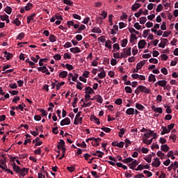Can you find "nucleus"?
Instances as JSON below:
<instances>
[{"instance_id":"1","label":"nucleus","mask_w":178,"mask_h":178,"mask_svg":"<svg viewBox=\"0 0 178 178\" xmlns=\"http://www.w3.org/2000/svg\"><path fill=\"white\" fill-rule=\"evenodd\" d=\"M134 92H135V94H136V95H138V94H140V92H145V94H149V92H151V89H149L143 85H140L135 90Z\"/></svg>"},{"instance_id":"2","label":"nucleus","mask_w":178,"mask_h":178,"mask_svg":"<svg viewBox=\"0 0 178 178\" xmlns=\"http://www.w3.org/2000/svg\"><path fill=\"white\" fill-rule=\"evenodd\" d=\"M81 116V113L79 112L74 118V124H79V123H81V122H83V117H80Z\"/></svg>"},{"instance_id":"3","label":"nucleus","mask_w":178,"mask_h":178,"mask_svg":"<svg viewBox=\"0 0 178 178\" xmlns=\"http://www.w3.org/2000/svg\"><path fill=\"white\" fill-rule=\"evenodd\" d=\"M138 163H139L137 160H134L131 162V163H129L128 166L129 169H131L132 170H136V168L138 166Z\"/></svg>"},{"instance_id":"4","label":"nucleus","mask_w":178,"mask_h":178,"mask_svg":"<svg viewBox=\"0 0 178 178\" xmlns=\"http://www.w3.org/2000/svg\"><path fill=\"white\" fill-rule=\"evenodd\" d=\"M152 166L153 168H159L161 166V161L158 157L154 159V161L152 163Z\"/></svg>"},{"instance_id":"5","label":"nucleus","mask_w":178,"mask_h":178,"mask_svg":"<svg viewBox=\"0 0 178 178\" xmlns=\"http://www.w3.org/2000/svg\"><path fill=\"white\" fill-rule=\"evenodd\" d=\"M147 45V42L145 40H141L138 43V47L139 49H143Z\"/></svg>"},{"instance_id":"6","label":"nucleus","mask_w":178,"mask_h":178,"mask_svg":"<svg viewBox=\"0 0 178 178\" xmlns=\"http://www.w3.org/2000/svg\"><path fill=\"white\" fill-rule=\"evenodd\" d=\"M28 173H29V168H23L22 169H21V170L19 172V175L22 176V177H24V176H26V175H28Z\"/></svg>"},{"instance_id":"7","label":"nucleus","mask_w":178,"mask_h":178,"mask_svg":"<svg viewBox=\"0 0 178 178\" xmlns=\"http://www.w3.org/2000/svg\"><path fill=\"white\" fill-rule=\"evenodd\" d=\"M146 62H147V60H143L139 62L136 65V70H140V69H142L143 66L145 65Z\"/></svg>"},{"instance_id":"8","label":"nucleus","mask_w":178,"mask_h":178,"mask_svg":"<svg viewBox=\"0 0 178 178\" xmlns=\"http://www.w3.org/2000/svg\"><path fill=\"white\" fill-rule=\"evenodd\" d=\"M70 124V118H65L60 122V126H65V125Z\"/></svg>"},{"instance_id":"9","label":"nucleus","mask_w":178,"mask_h":178,"mask_svg":"<svg viewBox=\"0 0 178 178\" xmlns=\"http://www.w3.org/2000/svg\"><path fill=\"white\" fill-rule=\"evenodd\" d=\"M92 155H93V156H98L99 158H102V156H104V155H105V153H104L103 152H101L99 150H97L95 153H92Z\"/></svg>"},{"instance_id":"10","label":"nucleus","mask_w":178,"mask_h":178,"mask_svg":"<svg viewBox=\"0 0 178 178\" xmlns=\"http://www.w3.org/2000/svg\"><path fill=\"white\" fill-rule=\"evenodd\" d=\"M161 149L163 152H169L170 147H169V146H168V145H162L161 146Z\"/></svg>"},{"instance_id":"11","label":"nucleus","mask_w":178,"mask_h":178,"mask_svg":"<svg viewBox=\"0 0 178 178\" xmlns=\"http://www.w3.org/2000/svg\"><path fill=\"white\" fill-rule=\"evenodd\" d=\"M70 51L72 54H80L81 52V50L77 47L71 48Z\"/></svg>"},{"instance_id":"12","label":"nucleus","mask_w":178,"mask_h":178,"mask_svg":"<svg viewBox=\"0 0 178 178\" xmlns=\"http://www.w3.org/2000/svg\"><path fill=\"white\" fill-rule=\"evenodd\" d=\"M139 8H141V4L138 3H135L131 7V10L136 12V10H137V9H139Z\"/></svg>"},{"instance_id":"13","label":"nucleus","mask_w":178,"mask_h":178,"mask_svg":"<svg viewBox=\"0 0 178 178\" xmlns=\"http://www.w3.org/2000/svg\"><path fill=\"white\" fill-rule=\"evenodd\" d=\"M37 16V14L33 13L31 16L27 17V23L28 24H30L31 23V20H34V17Z\"/></svg>"},{"instance_id":"14","label":"nucleus","mask_w":178,"mask_h":178,"mask_svg":"<svg viewBox=\"0 0 178 178\" xmlns=\"http://www.w3.org/2000/svg\"><path fill=\"white\" fill-rule=\"evenodd\" d=\"M13 170H15V172H16L17 173H20V170H22V168H20V167L19 165H16V163H13Z\"/></svg>"},{"instance_id":"15","label":"nucleus","mask_w":178,"mask_h":178,"mask_svg":"<svg viewBox=\"0 0 178 178\" xmlns=\"http://www.w3.org/2000/svg\"><path fill=\"white\" fill-rule=\"evenodd\" d=\"M65 147V140L63 139L60 140V142H58V145H57L58 149H60L61 148Z\"/></svg>"},{"instance_id":"16","label":"nucleus","mask_w":178,"mask_h":178,"mask_svg":"<svg viewBox=\"0 0 178 178\" xmlns=\"http://www.w3.org/2000/svg\"><path fill=\"white\" fill-rule=\"evenodd\" d=\"M58 76L60 77V79H66V77H67V72L62 71L59 73Z\"/></svg>"},{"instance_id":"17","label":"nucleus","mask_w":178,"mask_h":178,"mask_svg":"<svg viewBox=\"0 0 178 178\" xmlns=\"http://www.w3.org/2000/svg\"><path fill=\"white\" fill-rule=\"evenodd\" d=\"M119 31V26L118 25H114L113 29H111V34L115 35Z\"/></svg>"},{"instance_id":"18","label":"nucleus","mask_w":178,"mask_h":178,"mask_svg":"<svg viewBox=\"0 0 178 178\" xmlns=\"http://www.w3.org/2000/svg\"><path fill=\"white\" fill-rule=\"evenodd\" d=\"M38 71L42 72V73H47V72H48V70L47 69L46 66H42V67H38Z\"/></svg>"},{"instance_id":"19","label":"nucleus","mask_w":178,"mask_h":178,"mask_svg":"<svg viewBox=\"0 0 178 178\" xmlns=\"http://www.w3.org/2000/svg\"><path fill=\"white\" fill-rule=\"evenodd\" d=\"M148 80L149 81V83H155V81H156V78L155 77V75L151 74L149 76V78H148Z\"/></svg>"},{"instance_id":"20","label":"nucleus","mask_w":178,"mask_h":178,"mask_svg":"<svg viewBox=\"0 0 178 178\" xmlns=\"http://www.w3.org/2000/svg\"><path fill=\"white\" fill-rule=\"evenodd\" d=\"M162 131L161 132V136H163L164 134H168V133H170L169 129L166 127H162Z\"/></svg>"},{"instance_id":"21","label":"nucleus","mask_w":178,"mask_h":178,"mask_svg":"<svg viewBox=\"0 0 178 178\" xmlns=\"http://www.w3.org/2000/svg\"><path fill=\"white\" fill-rule=\"evenodd\" d=\"M86 94H94V90L91 88V87L88 86L85 88Z\"/></svg>"},{"instance_id":"22","label":"nucleus","mask_w":178,"mask_h":178,"mask_svg":"<svg viewBox=\"0 0 178 178\" xmlns=\"http://www.w3.org/2000/svg\"><path fill=\"white\" fill-rule=\"evenodd\" d=\"M124 133H126V129L124 128H122L120 129V131L118 132V136L120 138H122L123 137V136L124 135Z\"/></svg>"},{"instance_id":"23","label":"nucleus","mask_w":178,"mask_h":178,"mask_svg":"<svg viewBox=\"0 0 178 178\" xmlns=\"http://www.w3.org/2000/svg\"><path fill=\"white\" fill-rule=\"evenodd\" d=\"M125 52L126 56H130L131 55V47H129L127 50L126 49H123Z\"/></svg>"},{"instance_id":"24","label":"nucleus","mask_w":178,"mask_h":178,"mask_svg":"<svg viewBox=\"0 0 178 178\" xmlns=\"http://www.w3.org/2000/svg\"><path fill=\"white\" fill-rule=\"evenodd\" d=\"M143 159L147 162V163H151L152 161V155L149 154L147 157H144Z\"/></svg>"},{"instance_id":"25","label":"nucleus","mask_w":178,"mask_h":178,"mask_svg":"<svg viewBox=\"0 0 178 178\" xmlns=\"http://www.w3.org/2000/svg\"><path fill=\"white\" fill-rule=\"evenodd\" d=\"M152 109L154 112H162V108L156 107V106H152Z\"/></svg>"},{"instance_id":"26","label":"nucleus","mask_w":178,"mask_h":178,"mask_svg":"<svg viewBox=\"0 0 178 178\" xmlns=\"http://www.w3.org/2000/svg\"><path fill=\"white\" fill-rule=\"evenodd\" d=\"M92 33H97L98 34H101L102 33V31L99 27H95L92 29Z\"/></svg>"},{"instance_id":"27","label":"nucleus","mask_w":178,"mask_h":178,"mask_svg":"<svg viewBox=\"0 0 178 178\" xmlns=\"http://www.w3.org/2000/svg\"><path fill=\"white\" fill-rule=\"evenodd\" d=\"M156 155L161 158V159H165V153L162 152V151H158Z\"/></svg>"},{"instance_id":"28","label":"nucleus","mask_w":178,"mask_h":178,"mask_svg":"<svg viewBox=\"0 0 178 178\" xmlns=\"http://www.w3.org/2000/svg\"><path fill=\"white\" fill-rule=\"evenodd\" d=\"M26 34H24V33L22 32L20 33L17 37V40H19V41H22V40H23V38H24Z\"/></svg>"},{"instance_id":"29","label":"nucleus","mask_w":178,"mask_h":178,"mask_svg":"<svg viewBox=\"0 0 178 178\" xmlns=\"http://www.w3.org/2000/svg\"><path fill=\"white\" fill-rule=\"evenodd\" d=\"M143 13H144V11L143 10V8L139 9L138 13H136L134 14L136 17H140V16H141V15H143Z\"/></svg>"},{"instance_id":"30","label":"nucleus","mask_w":178,"mask_h":178,"mask_svg":"<svg viewBox=\"0 0 178 178\" xmlns=\"http://www.w3.org/2000/svg\"><path fill=\"white\" fill-rule=\"evenodd\" d=\"M136 108L137 109H138V111H144V109H145V107H144V106H143V105H141V104H140L138 103H137L136 104Z\"/></svg>"},{"instance_id":"31","label":"nucleus","mask_w":178,"mask_h":178,"mask_svg":"<svg viewBox=\"0 0 178 178\" xmlns=\"http://www.w3.org/2000/svg\"><path fill=\"white\" fill-rule=\"evenodd\" d=\"M97 76L99 79H104V77H106V73L105 72V71H103L99 73Z\"/></svg>"},{"instance_id":"32","label":"nucleus","mask_w":178,"mask_h":178,"mask_svg":"<svg viewBox=\"0 0 178 178\" xmlns=\"http://www.w3.org/2000/svg\"><path fill=\"white\" fill-rule=\"evenodd\" d=\"M96 99H97V102H98L99 104H102V102H104L102 97L99 95H96Z\"/></svg>"},{"instance_id":"33","label":"nucleus","mask_w":178,"mask_h":178,"mask_svg":"<svg viewBox=\"0 0 178 178\" xmlns=\"http://www.w3.org/2000/svg\"><path fill=\"white\" fill-rule=\"evenodd\" d=\"M49 40L50 42H55V41H56V36L51 34L49 35Z\"/></svg>"},{"instance_id":"34","label":"nucleus","mask_w":178,"mask_h":178,"mask_svg":"<svg viewBox=\"0 0 178 178\" xmlns=\"http://www.w3.org/2000/svg\"><path fill=\"white\" fill-rule=\"evenodd\" d=\"M125 90V92H127V94H131L133 92V90L131 89V88L130 86H126L124 88Z\"/></svg>"},{"instance_id":"35","label":"nucleus","mask_w":178,"mask_h":178,"mask_svg":"<svg viewBox=\"0 0 178 178\" xmlns=\"http://www.w3.org/2000/svg\"><path fill=\"white\" fill-rule=\"evenodd\" d=\"M159 84L161 87H165L168 84V81L165 80L159 81Z\"/></svg>"},{"instance_id":"36","label":"nucleus","mask_w":178,"mask_h":178,"mask_svg":"<svg viewBox=\"0 0 178 178\" xmlns=\"http://www.w3.org/2000/svg\"><path fill=\"white\" fill-rule=\"evenodd\" d=\"M129 42V40L127 39H124L121 41V47L122 48H124L126 45H127V43Z\"/></svg>"},{"instance_id":"37","label":"nucleus","mask_w":178,"mask_h":178,"mask_svg":"<svg viewBox=\"0 0 178 178\" xmlns=\"http://www.w3.org/2000/svg\"><path fill=\"white\" fill-rule=\"evenodd\" d=\"M25 10H30L33 8V3H28L26 6L24 7Z\"/></svg>"},{"instance_id":"38","label":"nucleus","mask_w":178,"mask_h":178,"mask_svg":"<svg viewBox=\"0 0 178 178\" xmlns=\"http://www.w3.org/2000/svg\"><path fill=\"white\" fill-rule=\"evenodd\" d=\"M4 12H6L7 15H10L12 13V8H10V6H7L4 10Z\"/></svg>"},{"instance_id":"39","label":"nucleus","mask_w":178,"mask_h":178,"mask_svg":"<svg viewBox=\"0 0 178 178\" xmlns=\"http://www.w3.org/2000/svg\"><path fill=\"white\" fill-rule=\"evenodd\" d=\"M138 53V49H137V46H135L132 48V55H134V56H136V55H137V54Z\"/></svg>"},{"instance_id":"40","label":"nucleus","mask_w":178,"mask_h":178,"mask_svg":"<svg viewBox=\"0 0 178 178\" xmlns=\"http://www.w3.org/2000/svg\"><path fill=\"white\" fill-rule=\"evenodd\" d=\"M146 22H147V17H141L140 18V24H145Z\"/></svg>"},{"instance_id":"41","label":"nucleus","mask_w":178,"mask_h":178,"mask_svg":"<svg viewBox=\"0 0 178 178\" xmlns=\"http://www.w3.org/2000/svg\"><path fill=\"white\" fill-rule=\"evenodd\" d=\"M13 24H15L17 27L22 24V22L19 20V18H16L13 22Z\"/></svg>"},{"instance_id":"42","label":"nucleus","mask_w":178,"mask_h":178,"mask_svg":"<svg viewBox=\"0 0 178 178\" xmlns=\"http://www.w3.org/2000/svg\"><path fill=\"white\" fill-rule=\"evenodd\" d=\"M163 10V6L162 4H159L156 9V12H162Z\"/></svg>"},{"instance_id":"43","label":"nucleus","mask_w":178,"mask_h":178,"mask_svg":"<svg viewBox=\"0 0 178 178\" xmlns=\"http://www.w3.org/2000/svg\"><path fill=\"white\" fill-rule=\"evenodd\" d=\"M62 86H65V81H62L61 83H58L56 85V90H59V89L60 88V87H62Z\"/></svg>"},{"instance_id":"44","label":"nucleus","mask_w":178,"mask_h":178,"mask_svg":"<svg viewBox=\"0 0 178 178\" xmlns=\"http://www.w3.org/2000/svg\"><path fill=\"white\" fill-rule=\"evenodd\" d=\"M143 173H144V175H146L147 177H151L152 176V172H151L148 170H144Z\"/></svg>"},{"instance_id":"45","label":"nucleus","mask_w":178,"mask_h":178,"mask_svg":"<svg viewBox=\"0 0 178 178\" xmlns=\"http://www.w3.org/2000/svg\"><path fill=\"white\" fill-rule=\"evenodd\" d=\"M47 60H48V58H41L39 61V65L44 66L43 62H47Z\"/></svg>"},{"instance_id":"46","label":"nucleus","mask_w":178,"mask_h":178,"mask_svg":"<svg viewBox=\"0 0 178 178\" xmlns=\"http://www.w3.org/2000/svg\"><path fill=\"white\" fill-rule=\"evenodd\" d=\"M63 3H65V5H69L70 6H73V2H72L70 0H63Z\"/></svg>"},{"instance_id":"47","label":"nucleus","mask_w":178,"mask_h":178,"mask_svg":"<svg viewBox=\"0 0 178 178\" xmlns=\"http://www.w3.org/2000/svg\"><path fill=\"white\" fill-rule=\"evenodd\" d=\"M103 131H105V133H111V128H108L106 127H103L101 128Z\"/></svg>"},{"instance_id":"48","label":"nucleus","mask_w":178,"mask_h":178,"mask_svg":"<svg viewBox=\"0 0 178 178\" xmlns=\"http://www.w3.org/2000/svg\"><path fill=\"white\" fill-rule=\"evenodd\" d=\"M149 63H154V65H156L158 63V59L152 58L149 60Z\"/></svg>"},{"instance_id":"49","label":"nucleus","mask_w":178,"mask_h":178,"mask_svg":"<svg viewBox=\"0 0 178 178\" xmlns=\"http://www.w3.org/2000/svg\"><path fill=\"white\" fill-rule=\"evenodd\" d=\"M8 17H9V16L6 14L3 15H0V19H1V20H2V22H5V20L6 19H8Z\"/></svg>"},{"instance_id":"50","label":"nucleus","mask_w":178,"mask_h":178,"mask_svg":"<svg viewBox=\"0 0 178 178\" xmlns=\"http://www.w3.org/2000/svg\"><path fill=\"white\" fill-rule=\"evenodd\" d=\"M149 31H150L149 29L145 30V31H143V37L144 38H147V35H148Z\"/></svg>"},{"instance_id":"51","label":"nucleus","mask_w":178,"mask_h":178,"mask_svg":"<svg viewBox=\"0 0 178 178\" xmlns=\"http://www.w3.org/2000/svg\"><path fill=\"white\" fill-rule=\"evenodd\" d=\"M54 59H55V60H60V59H62V56H60V54H56L54 56Z\"/></svg>"},{"instance_id":"52","label":"nucleus","mask_w":178,"mask_h":178,"mask_svg":"<svg viewBox=\"0 0 178 178\" xmlns=\"http://www.w3.org/2000/svg\"><path fill=\"white\" fill-rule=\"evenodd\" d=\"M134 27L136 29V30H141V25L138 22H136L134 25Z\"/></svg>"},{"instance_id":"53","label":"nucleus","mask_w":178,"mask_h":178,"mask_svg":"<svg viewBox=\"0 0 178 178\" xmlns=\"http://www.w3.org/2000/svg\"><path fill=\"white\" fill-rule=\"evenodd\" d=\"M123 102V100H122V99L118 98L115 101V104H116V105H122Z\"/></svg>"},{"instance_id":"54","label":"nucleus","mask_w":178,"mask_h":178,"mask_svg":"<svg viewBox=\"0 0 178 178\" xmlns=\"http://www.w3.org/2000/svg\"><path fill=\"white\" fill-rule=\"evenodd\" d=\"M77 79H79V75L78 74L75 73L72 78V81H76L77 82Z\"/></svg>"},{"instance_id":"55","label":"nucleus","mask_w":178,"mask_h":178,"mask_svg":"<svg viewBox=\"0 0 178 178\" xmlns=\"http://www.w3.org/2000/svg\"><path fill=\"white\" fill-rule=\"evenodd\" d=\"M113 49H116L117 51H119L120 49V46L119 45V43H115L113 45Z\"/></svg>"},{"instance_id":"56","label":"nucleus","mask_w":178,"mask_h":178,"mask_svg":"<svg viewBox=\"0 0 178 178\" xmlns=\"http://www.w3.org/2000/svg\"><path fill=\"white\" fill-rule=\"evenodd\" d=\"M117 147H118V148H123V147H124V142L121 141L120 143H118Z\"/></svg>"},{"instance_id":"57","label":"nucleus","mask_w":178,"mask_h":178,"mask_svg":"<svg viewBox=\"0 0 178 178\" xmlns=\"http://www.w3.org/2000/svg\"><path fill=\"white\" fill-rule=\"evenodd\" d=\"M81 86H83V83H81L80 81H78L76 84V88L78 90H83V87Z\"/></svg>"},{"instance_id":"58","label":"nucleus","mask_w":178,"mask_h":178,"mask_svg":"<svg viewBox=\"0 0 178 178\" xmlns=\"http://www.w3.org/2000/svg\"><path fill=\"white\" fill-rule=\"evenodd\" d=\"M151 148L152 149H154V148H156V149H159V145H158L157 143H152Z\"/></svg>"},{"instance_id":"59","label":"nucleus","mask_w":178,"mask_h":178,"mask_svg":"<svg viewBox=\"0 0 178 178\" xmlns=\"http://www.w3.org/2000/svg\"><path fill=\"white\" fill-rule=\"evenodd\" d=\"M65 67L67 69V70H73L74 69L73 65L70 64H65Z\"/></svg>"},{"instance_id":"60","label":"nucleus","mask_w":178,"mask_h":178,"mask_svg":"<svg viewBox=\"0 0 178 178\" xmlns=\"http://www.w3.org/2000/svg\"><path fill=\"white\" fill-rule=\"evenodd\" d=\"M67 170L70 172V173H72V172H74L76 170V168H74V166L67 167Z\"/></svg>"},{"instance_id":"61","label":"nucleus","mask_w":178,"mask_h":178,"mask_svg":"<svg viewBox=\"0 0 178 178\" xmlns=\"http://www.w3.org/2000/svg\"><path fill=\"white\" fill-rule=\"evenodd\" d=\"M161 73H163V74H165V76H166L168 74V69H166V67H163L161 70Z\"/></svg>"},{"instance_id":"62","label":"nucleus","mask_w":178,"mask_h":178,"mask_svg":"<svg viewBox=\"0 0 178 178\" xmlns=\"http://www.w3.org/2000/svg\"><path fill=\"white\" fill-rule=\"evenodd\" d=\"M144 169V165L142 164L138 165V167L135 169V170L138 171V170H143Z\"/></svg>"},{"instance_id":"63","label":"nucleus","mask_w":178,"mask_h":178,"mask_svg":"<svg viewBox=\"0 0 178 178\" xmlns=\"http://www.w3.org/2000/svg\"><path fill=\"white\" fill-rule=\"evenodd\" d=\"M143 177H145L144 176V174H143V173H140V174H138V175L134 176V178H143Z\"/></svg>"},{"instance_id":"64","label":"nucleus","mask_w":178,"mask_h":178,"mask_svg":"<svg viewBox=\"0 0 178 178\" xmlns=\"http://www.w3.org/2000/svg\"><path fill=\"white\" fill-rule=\"evenodd\" d=\"M34 119L35 120H36L37 122H40V120H41V115H35L34 116Z\"/></svg>"}]
</instances>
